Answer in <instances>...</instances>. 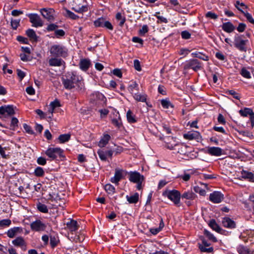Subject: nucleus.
<instances>
[{
    "instance_id": "nucleus-1",
    "label": "nucleus",
    "mask_w": 254,
    "mask_h": 254,
    "mask_svg": "<svg viewBox=\"0 0 254 254\" xmlns=\"http://www.w3.org/2000/svg\"><path fill=\"white\" fill-rule=\"evenodd\" d=\"M62 80L64 87L66 89H71L76 85L79 86L82 83L79 76L73 72L66 73L62 77Z\"/></svg>"
},
{
    "instance_id": "nucleus-2",
    "label": "nucleus",
    "mask_w": 254,
    "mask_h": 254,
    "mask_svg": "<svg viewBox=\"0 0 254 254\" xmlns=\"http://www.w3.org/2000/svg\"><path fill=\"white\" fill-rule=\"evenodd\" d=\"M51 54L55 57L64 58L67 56V49L61 45H54L50 49Z\"/></svg>"
},
{
    "instance_id": "nucleus-3",
    "label": "nucleus",
    "mask_w": 254,
    "mask_h": 254,
    "mask_svg": "<svg viewBox=\"0 0 254 254\" xmlns=\"http://www.w3.org/2000/svg\"><path fill=\"white\" fill-rule=\"evenodd\" d=\"M244 35L236 34L234 38V45L236 48L241 52H246L247 48L246 44L249 42L248 40H244Z\"/></svg>"
},
{
    "instance_id": "nucleus-4",
    "label": "nucleus",
    "mask_w": 254,
    "mask_h": 254,
    "mask_svg": "<svg viewBox=\"0 0 254 254\" xmlns=\"http://www.w3.org/2000/svg\"><path fill=\"white\" fill-rule=\"evenodd\" d=\"M163 195H166L169 199L173 201L175 205H180V199L181 194L179 191L173 190L163 192Z\"/></svg>"
},
{
    "instance_id": "nucleus-5",
    "label": "nucleus",
    "mask_w": 254,
    "mask_h": 254,
    "mask_svg": "<svg viewBox=\"0 0 254 254\" xmlns=\"http://www.w3.org/2000/svg\"><path fill=\"white\" fill-rule=\"evenodd\" d=\"M45 154L52 160L56 159L58 157L62 158L64 157L63 150L59 147L49 148L45 151Z\"/></svg>"
},
{
    "instance_id": "nucleus-6",
    "label": "nucleus",
    "mask_w": 254,
    "mask_h": 254,
    "mask_svg": "<svg viewBox=\"0 0 254 254\" xmlns=\"http://www.w3.org/2000/svg\"><path fill=\"white\" fill-rule=\"evenodd\" d=\"M86 2V0H73L72 7L71 9L75 12L78 13H83L88 10V6L87 5H80L83 2Z\"/></svg>"
},
{
    "instance_id": "nucleus-7",
    "label": "nucleus",
    "mask_w": 254,
    "mask_h": 254,
    "mask_svg": "<svg viewBox=\"0 0 254 254\" xmlns=\"http://www.w3.org/2000/svg\"><path fill=\"white\" fill-rule=\"evenodd\" d=\"M15 108L13 105H3L0 107V118H6L15 114Z\"/></svg>"
},
{
    "instance_id": "nucleus-8",
    "label": "nucleus",
    "mask_w": 254,
    "mask_h": 254,
    "mask_svg": "<svg viewBox=\"0 0 254 254\" xmlns=\"http://www.w3.org/2000/svg\"><path fill=\"white\" fill-rule=\"evenodd\" d=\"M40 12L42 16L49 22L55 20L56 17V11L52 8H42L40 9Z\"/></svg>"
},
{
    "instance_id": "nucleus-9",
    "label": "nucleus",
    "mask_w": 254,
    "mask_h": 254,
    "mask_svg": "<svg viewBox=\"0 0 254 254\" xmlns=\"http://www.w3.org/2000/svg\"><path fill=\"white\" fill-rule=\"evenodd\" d=\"M94 25L96 27H105L110 30H113L114 29L111 23L103 17H99L95 20Z\"/></svg>"
},
{
    "instance_id": "nucleus-10",
    "label": "nucleus",
    "mask_w": 254,
    "mask_h": 254,
    "mask_svg": "<svg viewBox=\"0 0 254 254\" xmlns=\"http://www.w3.org/2000/svg\"><path fill=\"white\" fill-rule=\"evenodd\" d=\"M239 5L241 6H244L245 8H248V6L246 5L244 2H240V1L239 0H237L234 3L235 7L245 15L247 20L250 23L254 24V19L253 18L252 15L247 11L245 12L239 6Z\"/></svg>"
},
{
    "instance_id": "nucleus-11",
    "label": "nucleus",
    "mask_w": 254,
    "mask_h": 254,
    "mask_svg": "<svg viewBox=\"0 0 254 254\" xmlns=\"http://www.w3.org/2000/svg\"><path fill=\"white\" fill-rule=\"evenodd\" d=\"M29 18L30 22L32 23V26L35 27H41L43 23L38 14L37 13H30L27 14Z\"/></svg>"
},
{
    "instance_id": "nucleus-12",
    "label": "nucleus",
    "mask_w": 254,
    "mask_h": 254,
    "mask_svg": "<svg viewBox=\"0 0 254 254\" xmlns=\"http://www.w3.org/2000/svg\"><path fill=\"white\" fill-rule=\"evenodd\" d=\"M127 173V172L122 170V169H117L115 170V175L113 177H112L110 179V181L118 185L119 184V182L123 178L124 175H126Z\"/></svg>"
},
{
    "instance_id": "nucleus-13",
    "label": "nucleus",
    "mask_w": 254,
    "mask_h": 254,
    "mask_svg": "<svg viewBox=\"0 0 254 254\" xmlns=\"http://www.w3.org/2000/svg\"><path fill=\"white\" fill-rule=\"evenodd\" d=\"M127 174L128 175V180L131 182L135 183L144 180V177L137 171L127 172Z\"/></svg>"
},
{
    "instance_id": "nucleus-14",
    "label": "nucleus",
    "mask_w": 254,
    "mask_h": 254,
    "mask_svg": "<svg viewBox=\"0 0 254 254\" xmlns=\"http://www.w3.org/2000/svg\"><path fill=\"white\" fill-rule=\"evenodd\" d=\"M209 199L214 203H219L224 199V195L220 191H214L210 194Z\"/></svg>"
},
{
    "instance_id": "nucleus-15",
    "label": "nucleus",
    "mask_w": 254,
    "mask_h": 254,
    "mask_svg": "<svg viewBox=\"0 0 254 254\" xmlns=\"http://www.w3.org/2000/svg\"><path fill=\"white\" fill-rule=\"evenodd\" d=\"M31 228L35 231H44L46 228V225L40 220H36L30 224Z\"/></svg>"
},
{
    "instance_id": "nucleus-16",
    "label": "nucleus",
    "mask_w": 254,
    "mask_h": 254,
    "mask_svg": "<svg viewBox=\"0 0 254 254\" xmlns=\"http://www.w3.org/2000/svg\"><path fill=\"white\" fill-rule=\"evenodd\" d=\"M225 151L219 147H208L207 153L211 156H220L224 154Z\"/></svg>"
},
{
    "instance_id": "nucleus-17",
    "label": "nucleus",
    "mask_w": 254,
    "mask_h": 254,
    "mask_svg": "<svg viewBox=\"0 0 254 254\" xmlns=\"http://www.w3.org/2000/svg\"><path fill=\"white\" fill-rule=\"evenodd\" d=\"M222 223L223 226L228 229H234L236 227V222L228 217L223 218Z\"/></svg>"
},
{
    "instance_id": "nucleus-18",
    "label": "nucleus",
    "mask_w": 254,
    "mask_h": 254,
    "mask_svg": "<svg viewBox=\"0 0 254 254\" xmlns=\"http://www.w3.org/2000/svg\"><path fill=\"white\" fill-rule=\"evenodd\" d=\"M184 138L186 139L193 140L196 139L198 140L200 138V135L197 131H189L183 135Z\"/></svg>"
},
{
    "instance_id": "nucleus-19",
    "label": "nucleus",
    "mask_w": 254,
    "mask_h": 254,
    "mask_svg": "<svg viewBox=\"0 0 254 254\" xmlns=\"http://www.w3.org/2000/svg\"><path fill=\"white\" fill-rule=\"evenodd\" d=\"M202 245L199 244V248L201 252L210 253L213 251V248L212 247H210L209 248H206V247H208L210 244L208 243L204 239L202 240Z\"/></svg>"
},
{
    "instance_id": "nucleus-20",
    "label": "nucleus",
    "mask_w": 254,
    "mask_h": 254,
    "mask_svg": "<svg viewBox=\"0 0 254 254\" xmlns=\"http://www.w3.org/2000/svg\"><path fill=\"white\" fill-rule=\"evenodd\" d=\"M66 225L67 229L71 232H75L79 228L77 221L73 219L69 220L66 222Z\"/></svg>"
},
{
    "instance_id": "nucleus-21",
    "label": "nucleus",
    "mask_w": 254,
    "mask_h": 254,
    "mask_svg": "<svg viewBox=\"0 0 254 254\" xmlns=\"http://www.w3.org/2000/svg\"><path fill=\"white\" fill-rule=\"evenodd\" d=\"M208 225L211 229L219 233L222 234V232L224 231L214 219H212L209 221Z\"/></svg>"
},
{
    "instance_id": "nucleus-22",
    "label": "nucleus",
    "mask_w": 254,
    "mask_h": 254,
    "mask_svg": "<svg viewBox=\"0 0 254 254\" xmlns=\"http://www.w3.org/2000/svg\"><path fill=\"white\" fill-rule=\"evenodd\" d=\"M197 197L196 194L192 190H188L185 191L182 195L181 197L184 199L194 200Z\"/></svg>"
},
{
    "instance_id": "nucleus-23",
    "label": "nucleus",
    "mask_w": 254,
    "mask_h": 254,
    "mask_svg": "<svg viewBox=\"0 0 254 254\" xmlns=\"http://www.w3.org/2000/svg\"><path fill=\"white\" fill-rule=\"evenodd\" d=\"M26 35L31 41L37 42L38 41V36H37L35 31L32 29H28L26 31Z\"/></svg>"
},
{
    "instance_id": "nucleus-24",
    "label": "nucleus",
    "mask_w": 254,
    "mask_h": 254,
    "mask_svg": "<svg viewBox=\"0 0 254 254\" xmlns=\"http://www.w3.org/2000/svg\"><path fill=\"white\" fill-rule=\"evenodd\" d=\"M222 29L227 33H231L235 29V27L231 22L223 23L222 25Z\"/></svg>"
},
{
    "instance_id": "nucleus-25",
    "label": "nucleus",
    "mask_w": 254,
    "mask_h": 254,
    "mask_svg": "<svg viewBox=\"0 0 254 254\" xmlns=\"http://www.w3.org/2000/svg\"><path fill=\"white\" fill-rule=\"evenodd\" d=\"M112 123L119 128L122 127L121 119L118 112L115 114V117L112 119Z\"/></svg>"
},
{
    "instance_id": "nucleus-26",
    "label": "nucleus",
    "mask_w": 254,
    "mask_h": 254,
    "mask_svg": "<svg viewBox=\"0 0 254 254\" xmlns=\"http://www.w3.org/2000/svg\"><path fill=\"white\" fill-rule=\"evenodd\" d=\"M241 177L247 179L249 181L254 182V175L253 173L243 170L241 172Z\"/></svg>"
},
{
    "instance_id": "nucleus-27",
    "label": "nucleus",
    "mask_w": 254,
    "mask_h": 254,
    "mask_svg": "<svg viewBox=\"0 0 254 254\" xmlns=\"http://www.w3.org/2000/svg\"><path fill=\"white\" fill-rule=\"evenodd\" d=\"M111 139V136L108 134H104L103 136L101 138L98 143V146L101 147H105Z\"/></svg>"
},
{
    "instance_id": "nucleus-28",
    "label": "nucleus",
    "mask_w": 254,
    "mask_h": 254,
    "mask_svg": "<svg viewBox=\"0 0 254 254\" xmlns=\"http://www.w3.org/2000/svg\"><path fill=\"white\" fill-rule=\"evenodd\" d=\"M21 230V228L18 227H15L12 228L10 229L7 232V235L8 237L10 238H13L16 234L19 232H20Z\"/></svg>"
},
{
    "instance_id": "nucleus-29",
    "label": "nucleus",
    "mask_w": 254,
    "mask_h": 254,
    "mask_svg": "<svg viewBox=\"0 0 254 254\" xmlns=\"http://www.w3.org/2000/svg\"><path fill=\"white\" fill-rule=\"evenodd\" d=\"M126 198L129 203H136L139 199V194L137 192L131 196L127 195Z\"/></svg>"
},
{
    "instance_id": "nucleus-30",
    "label": "nucleus",
    "mask_w": 254,
    "mask_h": 254,
    "mask_svg": "<svg viewBox=\"0 0 254 254\" xmlns=\"http://www.w3.org/2000/svg\"><path fill=\"white\" fill-rule=\"evenodd\" d=\"M64 9L65 11V13L64 14L65 16L72 20H77L79 18L77 15L70 11L69 9L66 8H64Z\"/></svg>"
},
{
    "instance_id": "nucleus-31",
    "label": "nucleus",
    "mask_w": 254,
    "mask_h": 254,
    "mask_svg": "<svg viewBox=\"0 0 254 254\" xmlns=\"http://www.w3.org/2000/svg\"><path fill=\"white\" fill-rule=\"evenodd\" d=\"M239 113L241 116L246 117L248 115L250 116L253 113V111L251 108H244L243 109L239 110Z\"/></svg>"
},
{
    "instance_id": "nucleus-32",
    "label": "nucleus",
    "mask_w": 254,
    "mask_h": 254,
    "mask_svg": "<svg viewBox=\"0 0 254 254\" xmlns=\"http://www.w3.org/2000/svg\"><path fill=\"white\" fill-rule=\"evenodd\" d=\"M201 64H185L184 68L185 70L192 69L194 71H197L198 70L202 69Z\"/></svg>"
},
{
    "instance_id": "nucleus-33",
    "label": "nucleus",
    "mask_w": 254,
    "mask_h": 254,
    "mask_svg": "<svg viewBox=\"0 0 254 254\" xmlns=\"http://www.w3.org/2000/svg\"><path fill=\"white\" fill-rule=\"evenodd\" d=\"M12 243L15 246L17 247H22L23 246H25L24 240L21 237H17L15 240H13Z\"/></svg>"
},
{
    "instance_id": "nucleus-34",
    "label": "nucleus",
    "mask_w": 254,
    "mask_h": 254,
    "mask_svg": "<svg viewBox=\"0 0 254 254\" xmlns=\"http://www.w3.org/2000/svg\"><path fill=\"white\" fill-rule=\"evenodd\" d=\"M127 118L128 123L132 124L136 122L135 115H133L130 110H128L127 113Z\"/></svg>"
},
{
    "instance_id": "nucleus-35",
    "label": "nucleus",
    "mask_w": 254,
    "mask_h": 254,
    "mask_svg": "<svg viewBox=\"0 0 254 254\" xmlns=\"http://www.w3.org/2000/svg\"><path fill=\"white\" fill-rule=\"evenodd\" d=\"M161 104L162 106L164 109H169L170 107L173 108L174 105L170 102L168 99H162L161 101Z\"/></svg>"
},
{
    "instance_id": "nucleus-36",
    "label": "nucleus",
    "mask_w": 254,
    "mask_h": 254,
    "mask_svg": "<svg viewBox=\"0 0 254 254\" xmlns=\"http://www.w3.org/2000/svg\"><path fill=\"white\" fill-rule=\"evenodd\" d=\"M65 34V32L63 29H56L54 32V36H51V37L54 38H56L58 39H60L62 37H64Z\"/></svg>"
},
{
    "instance_id": "nucleus-37",
    "label": "nucleus",
    "mask_w": 254,
    "mask_h": 254,
    "mask_svg": "<svg viewBox=\"0 0 254 254\" xmlns=\"http://www.w3.org/2000/svg\"><path fill=\"white\" fill-rule=\"evenodd\" d=\"M70 138V134H63L60 135L58 139L60 143H63L68 141Z\"/></svg>"
},
{
    "instance_id": "nucleus-38",
    "label": "nucleus",
    "mask_w": 254,
    "mask_h": 254,
    "mask_svg": "<svg viewBox=\"0 0 254 254\" xmlns=\"http://www.w3.org/2000/svg\"><path fill=\"white\" fill-rule=\"evenodd\" d=\"M37 208L38 210L41 212L44 213L48 212V208L47 206L44 204L38 202L37 204Z\"/></svg>"
},
{
    "instance_id": "nucleus-39",
    "label": "nucleus",
    "mask_w": 254,
    "mask_h": 254,
    "mask_svg": "<svg viewBox=\"0 0 254 254\" xmlns=\"http://www.w3.org/2000/svg\"><path fill=\"white\" fill-rule=\"evenodd\" d=\"M237 251L239 254H250V250L244 246H240L237 248Z\"/></svg>"
},
{
    "instance_id": "nucleus-40",
    "label": "nucleus",
    "mask_w": 254,
    "mask_h": 254,
    "mask_svg": "<svg viewBox=\"0 0 254 254\" xmlns=\"http://www.w3.org/2000/svg\"><path fill=\"white\" fill-rule=\"evenodd\" d=\"M116 18L118 20H120V22L119 24V26L121 27H123L124 23L126 21V18L125 16L123 17L121 13L118 12L116 15Z\"/></svg>"
},
{
    "instance_id": "nucleus-41",
    "label": "nucleus",
    "mask_w": 254,
    "mask_h": 254,
    "mask_svg": "<svg viewBox=\"0 0 254 254\" xmlns=\"http://www.w3.org/2000/svg\"><path fill=\"white\" fill-rule=\"evenodd\" d=\"M59 242V240L58 237L53 235L50 236V245L52 248L56 247Z\"/></svg>"
},
{
    "instance_id": "nucleus-42",
    "label": "nucleus",
    "mask_w": 254,
    "mask_h": 254,
    "mask_svg": "<svg viewBox=\"0 0 254 254\" xmlns=\"http://www.w3.org/2000/svg\"><path fill=\"white\" fill-rule=\"evenodd\" d=\"M50 106L51 107L50 110H51V115L52 116L55 109L57 107H60L61 105L59 101L57 99H56L50 103Z\"/></svg>"
},
{
    "instance_id": "nucleus-43",
    "label": "nucleus",
    "mask_w": 254,
    "mask_h": 254,
    "mask_svg": "<svg viewBox=\"0 0 254 254\" xmlns=\"http://www.w3.org/2000/svg\"><path fill=\"white\" fill-rule=\"evenodd\" d=\"M105 190L109 194H113L115 192V187L110 184H106L104 186Z\"/></svg>"
},
{
    "instance_id": "nucleus-44",
    "label": "nucleus",
    "mask_w": 254,
    "mask_h": 254,
    "mask_svg": "<svg viewBox=\"0 0 254 254\" xmlns=\"http://www.w3.org/2000/svg\"><path fill=\"white\" fill-rule=\"evenodd\" d=\"M187 146L183 145L181 144H178V147H177V150H176V151L177 152V153L181 154H185L187 152Z\"/></svg>"
},
{
    "instance_id": "nucleus-45",
    "label": "nucleus",
    "mask_w": 254,
    "mask_h": 254,
    "mask_svg": "<svg viewBox=\"0 0 254 254\" xmlns=\"http://www.w3.org/2000/svg\"><path fill=\"white\" fill-rule=\"evenodd\" d=\"M240 74L246 78L250 79L252 77L250 72L245 67L242 68Z\"/></svg>"
},
{
    "instance_id": "nucleus-46",
    "label": "nucleus",
    "mask_w": 254,
    "mask_h": 254,
    "mask_svg": "<svg viewBox=\"0 0 254 254\" xmlns=\"http://www.w3.org/2000/svg\"><path fill=\"white\" fill-rule=\"evenodd\" d=\"M204 234L208 238L209 240L212 241V242H216L217 241L216 238L214 237V235L208 230L205 229L204 230Z\"/></svg>"
},
{
    "instance_id": "nucleus-47",
    "label": "nucleus",
    "mask_w": 254,
    "mask_h": 254,
    "mask_svg": "<svg viewBox=\"0 0 254 254\" xmlns=\"http://www.w3.org/2000/svg\"><path fill=\"white\" fill-rule=\"evenodd\" d=\"M134 98L136 101L139 102H144L146 100V96L145 95H142L139 93L135 94Z\"/></svg>"
},
{
    "instance_id": "nucleus-48",
    "label": "nucleus",
    "mask_w": 254,
    "mask_h": 254,
    "mask_svg": "<svg viewBox=\"0 0 254 254\" xmlns=\"http://www.w3.org/2000/svg\"><path fill=\"white\" fill-rule=\"evenodd\" d=\"M34 175L36 177H42L44 175V171L41 167H37L34 170Z\"/></svg>"
},
{
    "instance_id": "nucleus-49",
    "label": "nucleus",
    "mask_w": 254,
    "mask_h": 254,
    "mask_svg": "<svg viewBox=\"0 0 254 254\" xmlns=\"http://www.w3.org/2000/svg\"><path fill=\"white\" fill-rule=\"evenodd\" d=\"M97 154L102 161H106L107 160V155L105 151L99 149L97 151Z\"/></svg>"
},
{
    "instance_id": "nucleus-50",
    "label": "nucleus",
    "mask_w": 254,
    "mask_h": 254,
    "mask_svg": "<svg viewBox=\"0 0 254 254\" xmlns=\"http://www.w3.org/2000/svg\"><path fill=\"white\" fill-rule=\"evenodd\" d=\"M148 31L149 28L148 26L147 25H143L142 26V28L139 30L138 34L141 36H144V35L147 33Z\"/></svg>"
},
{
    "instance_id": "nucleus-51",
    "label": "nucleus",
    "mask_w": 254,
    "mask_h": 254,
    "mask_svg": "<svg viewBox=\"0 0 254 254\" xmlns=\"http://www.w3.org/2000/svg\"><path fill=\"white\" fill-rule=\"evenodd\" d=\"M59 27V25L55 23H50L46 27V31L48 32L55 31Z\"/></svg>"
},
{
    "instance_id": "nucleus-52",
    "label": "nucleus",
    "mask_w": 254,
    "mask_h": 254,
    "mask_svg": "<svg viewBox=\"0 0 254 254\" xmlns=\"http://www.w3.org/2000/svg\"><path fill=\"white\" fill-rule=\"evenodd\" d=\"M11 223V220L9 219H2L0 221V227L3 228L9 226Z\"/></svg>"
},
{
    "instance_id": "nucleus-53",
    "label": "nucleus",
    "mask_w": 254,
    "mask_h": 254,
    "mask_svg": "<svg viewBox=\"0 0 254 254\" xmlns=\"http://www.w3.org/2000/svg\"><path fill=\"white\" fill-rule=\"evenodd\" d=\"M193 190L195 192L198 193L200 195L202 196H204L206 194L205 190L201 188L200 187H199V186L194 187Z\"/></svg>"
},
{
    "instance_id": "nucleus-54",
    "label": "nucleus",
    "mask_w": 254,
    "mask_h": 254,
    "mask_svg": "<svg viewBox=\"0 0 254 254\" xmlns=\"http://www.w3.org/2000/svg\"><path fill=\"white\" fill-rule=\"evenodd\" d=\"M20 19H11V26L13 29L16 30L19 26Z\"/></svg>"
},
{
    "instance_id": "nucleus-55",
    "label": "nucleus",
    "mask_w": 254,
    "mask_h": 254,
    "mask_svg": "<svg viewBox=\"0 0 254 254\" xmlns=\"http://www.w3.org/2000/svg\"><path fill=\"white\" fill-rule=\"evenodd\" d=\"M181 37L182 39L188 40L190 38L191 34L187 30L183 31L181 33Z\"/></svg>"
},
{
    "instance_id": "nucleus-56",
    "label": "nucleus",
    "mask_w": 254,
    "mask_h": 254,
    "mask_svg": "<svg viewBox=\"0 0 254 254\" xmlns=\"http://www.w3.org/2000/svg\"><path fill=\"white\" fill-rule=\"evenodd\" d=\"M16 40L22 44H28L29 43L28 39L22 36H17Z\"/></svg>"
},
{
    "instance_id": "nucleus-57",
    "label": "nucleus",
    "mask_w": 254,
    "mask_h": 254,
    "mask_svg": "<svg viewBox=\"0 0 254 254\" xmlns=\"http://www.w3.org/2000/svg\"><path fill=\"white\" fill-rule=\"evenodd\" d=\"M18 120L16 118L13 117L11 119L10 127L11 129H14L18 126Z\"/></svg>"
},
{
    "instance_id": "nucleus-58",
    "label": "nucleus",
    "mask_w": 254,
    "mask_h": 254,
    "mask_svg": "<svg viewBox=\"0 0 254 254\" xmlns=\"http://www.w3.org/2000/svg\"><path fill=\"white\" fill-rule=\"evenodd\" d=\"M111 73H113L114 75L121 78L122 77V72L120 69L119 68H115L112 71Z\"/></svg>"
},
{
    "instance_id": "nucleus-59",
    "label": "nucleus",
    "mask_w": 254,
    "mask_h": 254,
    "mask_svg": "<svg viewBox=\"0 0 254 254\" xmlns=\"http://www.w3.org/2000/svg\"><path fill=\"white\" fill-rule=\"evenodd\" d=\"M49 64H65V63L61 59L52 58L50 60Z\"/></svg>"
},
{
    "instance_id": "nucleus-60",
    "label": "nucleus",
    "mask_w": 254,
    "mask_h": 254,
    "mask_svg": "<svg viewBox=\"0 0 254 254\" xmlns=\"http://www.w3.org/2000/svg\"><path fill=\"white\" fill-rule=\"evenodd\" d=\"M226 93L229 95L233 96V97L236 99L239 100L240 98L239 94L235 92L234 90H228V91H227Z\"/></svg>"
},
{
    "instance_id": "nucleus-61",
    "label": "nucleus",
    "mask_w": 254,
    "mask_h": 254,
    "mask_svg": "<svg viewBox=\"0 0 254 254\" xmlns=\"http://www.w3.org/2000/svg\"><path fill=\"white\" fill-rule=\"evenodd\" d=\"M23 128L25 129V131L30 134H34V131L32 129L31 127L26 124H23Z\"/></svg>"
},
{
    "instance_id": "nucleus-62",
    "label": "nucleus",
    "mask_w": 254,
    "mask_h": 254,
    "mask_svg": "<svg viewBox=\"0 0 254 254\" xmlns=\"http://www.w3.org/2000/svg\"><path fill=\"white\" fill-rule=\"evenodd\" d=\"M205 16L207 18H210L213 19H216L218 18V15L212 11L207 12Z\"/></svg>"
},
{
    "instance_id": "nucleus-63",
    "label": "nucleus",
    "mask_w": 254,
    "mask_h": 254,
    "mask_svg": "<svg viewBox=\"0 0 254 254\" xmlns=\"http://www.w3.org/2000/svg\"><path fill=\"white\" fill-rule=\"evenodd\" d=\"M132 41L134 43H139L141 47L143 46V40L138 37H133L132 38Z\"/></svg>"
},
{
    "instance_id": "nucleus-64",
    "label": "nucleus",
    "mask_w": 254,
    "mask_h": 254,
    "mask_svg": "<svg viewBox=\"0 0 254 254\" xmlns=\"http://www.w3.org/2000/svg\"><path fill=\"white\" fill-rule=\"evenodd\" d=\"M246 24L244 23H240L238 26L237 27V30L239 32H243L246 29Z\"/></svg>"
}]
</instances>
